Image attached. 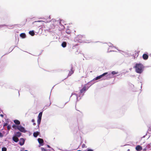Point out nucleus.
Here are the masks:
<instances>
[{
  "label": "nucleus",
  "instance_id": "30",
  "mask_svg": "<svg viewBox=\"0 0 151 151\" xmlns=\"http://www.w3.org/2000/svg\"><path fill=\"white\" fill-rule=\"evenodd\" d=\"M35 121V120L34 119H32V122H34Z\"/></svg>",
  "mask_w": 151,
  "mask_h": 151
},
{
  "label": "nucleus",
  "instance_id": "11",
  "mask_svg": "<svg viewBox=\"0 0 151 151\" xmlns=\"http://www.w3.org/2000/svg\"><path fill=\"white\" fill-rule=\"evenodd\" d=\"M13 139L15 142H18L19 140L18 138L16 136L14 137H13Z\"/></svg>",
  "mask_w": 151,
  "mask_h": 151
},
{
  "label": "nucleus",
  "instance_id": "18",
  "mask_svg": "<svg viewBox=\"0 0 151 151\" xmlns=\"http://www.w3.org/2000/svg\"><path fill=\"white\" fill-rule=\"evenodd\" d=\"M67 45L66 42H63L62 44L61 45L63 47H66Z\"/></svg>",
  "mask_w": 151,
  "mask_h": 151
},
{
  "label": "nucleus",
  "instance_id": "4",
  "mask_svg": "<svg viewBox=\"0 0 151 151\" xmlns=\"http://www.w3.org/2000/svg\"><path fill=\"white\" fill-rule=\"evenodd\" d=\"M17 129H18L19 130L22 132H25L24 128L21 126H17Z\"/></svg>",
  "mask_w": 151,
  "mask_h": 151
},
{
  "label": "nucleus",
  "instance_id": "28",
  "mask_svg": "<svg viewBox=\"0 0 151 151\" xmlns=\"http://www.w3.org/2000/svg\"><path fill=\"white\" fill-rule=\"evenodd\" d=\"M3 136V135L1 132H0V137H2Z\"/></svg>",
  "mask_w": 151,
  "mask_h": 151
},
{
  "label": "nucleus",
  "instance_id": "29",
  "mask_svg": "<svg viewBox=\"0 0 151 151\" xmlns=\"http://www.w3.org/2000/svg\"><path fill=\"white\" fill-rule=\"evenodd\" d=\"M87 151H93V150L91 149H88L87 150Z\"/></svg>",
  "mask_w": 151,
  "mask_h": 151
},
{
  "label": "nucleus",
  "instance_id": "10",
  "mask_svg": "<svg viewBox=\"0 0 151 151\" xmlns=\"http://www.w3.org/2000/svg\"><path fill=\"white\" fill-rule=\"evenodd\" d=\"M136 149L137 151H140L142 150V147L138 145L136 147Z\"/></svg>",
  "mask_w": 151,
  "mask_h": 151
},
{
  "label": "nucleus",
  "instance_id": "6",
  "mask_svg": "<svg viewBox=\"0 0 151 151\" xmlns=\"http://www.w3.org/2000/svg\"><path fill=\"white\" fill-rule=\"evenodd\" d=\"M74 70H73V68L72 67H71L70 71H69V73L68 74V76H67L66 78H68V76H70L72 74L74 73Z\"/></svg>",
  "mask_w": 151,
  "mask_h": 151
},
{
  "label": "nucleus",
  "instance_id": "2",
  "mask_svg": "<svg viewBox=\"0 0 151 151\" xmlns=\"http://www.w3.org/2000/svg\"><path fill=\"white\" fill-rule=\"evenodd\" d=\"M42 114V112H40L39 113V114L38 116V119L37 120V123L38 124V127H39V125L40 124V123Z\"/></svg>",
  "mask_w": 151,
  "mask_h": 151
},
{
  "label": "nucleus",
  "instance_id": "35",
  "mask_svg": "<svg viewBox=\"0 0 151 151\" xmlns=\"http://www.w3.org/2000/svg\"><path fill=\"white\" fill-rule=\"evenodd\" d=\"M77 151H81L80 150H78Z\"/></svg>",
  "mask_w": 151,
  "mask_h": 151
},
{
  "label": "nucleus",
  "instance_id": "32",
  "mask_svg": "<svg viewBox=\"0 0 151 151\" xmlns=\"http://www.w3.org/2000/svg\"><path fill=\"white\" fill-rule=\"evenodd\" d=\"M36 124V123H35L34 122H33V125H35Z\"/></svg>",
  "mask_w": 151,
  "mask_h": 151
},
{
  "label": "nucleus",
  "instance_id": "13",
  "mask_svg": "<svg viewBox=\"0 0 151 151\" xmlns=\"http://www.w3.org/2000/svg\"><path fill=\"white\" fill-rule=\"evenodd\" d=\"M21 133L20 132H18L16 133L15 134V136L17 137H19L21 135Z\"/></svg>",
  "mask_w": 151,
  "mask_h": 151
},
{
  "label": "nucleus",
  "instance_id": "21",
  "mask_svg": "<svg viewBox=\"0 0 151 151\" xmlns=\"http://www.w3.org/2000/svg\"><path fill=\"white\" fill-rule=\"evenodd\" d=\"M118 73V72H116L115 71H113L111 72V74L113 75L117 74Z\"/></svg>",
  "mask_w": 151,
  "mask_h": 151
},
{
  "label": "nucleus",
  "instance_id": "27",
  "mask_svg": "<svg viewBox=\"0 0 151 151\" xmlns=\"http://www.w3.org/2000/svg\"><path fill=\"white\" fill-rule=\"evenodd\" d=\"M7 125H8V124L7 123H5L4 124L3 126L4 127H5V126H6Z\"/></svg>",
  "mask_w": 151,
  "mask_h": 151
},
{
  "label": "nucleus",
  "instance_id": "24",
  "mask_svg": "<svg viewBox=\"0 0 151 151\" xmlns=\"http://www.w3.org/2000/svg\"><path fill=\"white\" fill-rule=\"evenodd\" d=\"M41 149L42 151H48L46 149L43 147H42Z\"/></svg>",
  "mask_w": 151,
  "mask_h": 151
},
{
  "label": "nucleus",
  "instance_id": "5",
  "mask_svg": "<svg viewBox=\"0 0 151 151\" xmlns=\"http://www.w3.org/2000/svg\"><path fill=\"white\" fill-rule=\"evenodd\" d=\"M107 74H108L107 72L105 73H104L103 74H102L96 77V78H95V80H97L99 79H100L102 77H103V76H104L105 75Z\"/></svg>",
  "mask_w": 151,
  "mask_h": 151
},
{
  "label": "nucleus",
  "instance_id": "23",
  "mask_svg": "<svg viewBox=\"0 0 151 151\" xmlns=\"http://www.w3.org/2000/svg\"><path fill=\"white\" fill-rule=\"evenodd\" d=\"M17 126H16L14 124L12 126V127L13 128L15 129H17Z\"/></svg>",
  "mask_w": 151,
  "mask_h": 151
},
{
  "label": "nucleus",
  "instance_id": "15",
  "mask_svg": "<svg viewBox=\"0 0 151 151\" xmlns=\"http://www.w3.org/2000/svg\"><path fill=\"white\" fill-rule=\"evenodd\" d=\"M69 28L67 29L66 30V32L67 34L70 35V34L71 33V32L70 31V30L69 29Z\"/></svg>",
  "mask_w": 151,
  "mask_h": 151
},
{
  "label": "nucleus",
  "instance_id": "31",
  "mask_svg": "<svg viewBox=\"0 0 151 151\" xmlns=\"http://www.w3.org/2000/svg\"><path fill=\"white\" fill-rule=\"evenodd\" d=\"M0 116H1L2 117H3L4 116L3 114H1Z\"/></svg>",
  "mask_w": 151,
  "mask_h": 151
},
{
  "label": "nucleus",
  "instance_id": "17",
  "mask_svg": "<svg viewBox=\"0 0 151 151\" xmlns=\"http://www.w3.org/2000/svg\"><path fill=\"white\" fill-rule=\"evenodd\" d=\"M39 132H35L33 133V136L35 137H37V136L39 135Z\"/></svg>",
  "mask_w": 151,
  "mask_h": 151
},
{
  "label": "nucleus",
  "instance_id": "16",
  "mask_svg": "<svg viewBox=\"0 0 151 151\" xmlns=\"http://www.w3.org/2000/svg\"><path fill=\"white\" fill-rule=\"evenodd\" d=\"M14 122L17 125H19L20 124V122L18 120H15Z\"/></svg>",
  "mask_w": 151,
  "mask_h": 151
},
{
  "label": "nucleus",
  "instance_id": "19",
  "mask_svg": "<svg viewBox=\"0 0 151 151\" xmlns=\"http://www.w3.org/2000/svg\"><path fill=\"white\" fill-rule=\"evenodd\" d=\"M29 33L32 36H33L35 35V32L33 31H30L29 32Z\"/></svg>",
  "mask_w": 151,
  "mask_h": 151
},
{
  "label": "nucleus",
  "instance_id": "7",
  "mask_svg": "<svg viewBox=\"0 0 151 151\" xmlns=\"http://www.w3.org/2000/svg\"><path fill=\"white\" fill-rule=\"evenodd\" d=\"M38 141L39 143L41 145H43V143H44V141L42 139L39 138L38 139Z\"/></svg>",
  "mask_w": 151,
  "mask_h": 151
},
{
  "label": "nucleus",
  "instance_id": "3",
  "mask_svg": "<svg viewBox=\"0 0 151 151\" xmlns=\"http://www.w3.org/2000/svg\"><path fill=\"white\" fill-rule=\"evenodd\" d=\"M83 37L81 35H78L76 38V40L79 42H81L83 39Z\"/></svg>",
  "mask_w": 151,
  "mask_h": 151
},
{
  "label": "nucleus",
  "instance_id": "25",
  "mask_svg": "<svg viewBox=\"0 0 151 151\" xmlns=\"http://www.w3.org/2000/svg\"><path fill=\"white\" fill-rule=\"evenodd\" d=\"M11 126L10 125H8L7 127V129L8 130H9L11 129Z\"/></svg>",
  "mask_w": 151,
  "mask_h": 151
},
{
  "label": "nucleus",
  "instance_id": "9",
  "mask_svg": "<svg viewBox=\"0 0 151 151\" xmlns=\"http://www.w3.org/2000/svg\"><path fill=\"white\" fill-rule=\"evenodd\" d=\"M86 91V87L84 86L83 88L81 89L80 91V93H84Z\"/></svg>",
  "mask_w": 151,
  "mask_h": 151
},
{
  "label": "nucleus",
  "instance_id": "14",
  "mask_svg": "<svg viewBox=\"0 0 151 151\" xmlns=\"http://www.w3.org/2000/svg\"><path fill=\"white\" fill-rule=\"evenodd\" d=\"M20 35L21 37L23 38H25L26 37V35L24 33H22Z\"/></svg>",
  "mask_w": 151,
  "mask_h": 151
},
{
  "label": "nucleus",
  "instance_id": "8",
  "mask_svg": "<svg viewBox=\"0 0 151 151\" xmlns=\"http://www.w3.org/2000/svg\"><path fill=\"white\" fill-rule=\"evenodd\" d=\"M142 58L144 60H147L148 59V56L147 54H144L142 55Z\"/></svg>",
  "mask_w": 151,
  "mask_h": 151
},
{
  "label": "nucleus",
  "instance_id": "1",
  "mask_svg": "<svg viewBox=\"0 0 151 151\" xmlns=\"http://www.w3.org/2000/svg\"><path fill=\"white\" fill-rule=\"evenodd\" d=\"M134 68H135V71L137 73H141L143 72V66L141 63L136 64Z\"/></svg>",
  "mask_w": 151,
  "mask_h": 151
},
{
  "label": "nucleus",
  "instance_id": "34",
  "mask_svg": "<svg viewBox=\"0 0 151 151\" xmlns=\"http://www.w3.org/2000/svg\"><path fill=\"white\" fill-rule=\"evenodd\" d=\"M24 151H28V150H24Z\"/></svg>",
  "mask_w": 151,
  "mask_h": 151
},
{
  "label": "nucleus",
  "instance_id": "12",
  "mask_svg": "<svg viewBox=\"0 0 151 151\" xmlns=\"http://www.w3.org/2000/svg\"><path fill=\"white\" fill-rule=\"evenodd\" d=\"M55 27V25L53 23H51L50 24V27H49L50 29H54Z\"/></svg>",
  "mask_w": 151,
  "mask_h": 151
},
{
  "label": "nucleus",
  "instance_id": "26",
  "mask_svg": "<svg viewBox=\"0 0 151 151\" xmlns=\"http://www.w3.org/2000/svg\"><path fill=\"white\" fill-rule=\"evenodd\" d=\"M86 145L85 144H83L82 146V147L83 148H84L85 147H86Z\"/></svg>",
  "mask_w": 151,
  "mask_h": 151
},
{
  "label": "nucleus",
  "instance_id": "33",
  "mask_svg": "<svg viewBox=\"0 0 151 151\" xmlns=\"http://www.w3.org/2000/svg\"><path fill=\"white\" fill-rule=\"evenodd\" d=\"M47 147H50V146L49 145H47Z\"/></svg>",
  "mask_w": 151,
  "mask_h": 151
},
{
  "label": "nucleus",
  "instance_id": "22",
  "mask_svg": "<svg viewBox=\"0 0 151 151\" xmlns=\"http://www.w3.org/2000/svg\"><path fill=\"white\" fill-rule=\"evenodd\" d=\"M7 149L5 147H2V151H6Z\"/></svg>",
  "mask_w": 151,
  "mask_h": 151
},
{
  "label": "nucleus",
  "instance_id": "20",
  "mask_svg": "<svg viewBox=\"0 0 151 151\" xmlns=\"http://www.w3.org/2000/svg\"><path fill=\"white\" fill-rule=\"evenodd\" d=\"M21 139L22 140V143H21V142H19V144L21 145H22L24 143V140L23 139H20V140L21 141Z\"/></svg>",
  "mask_w": 151,
  "mask_h": 151
}]
</instances>
